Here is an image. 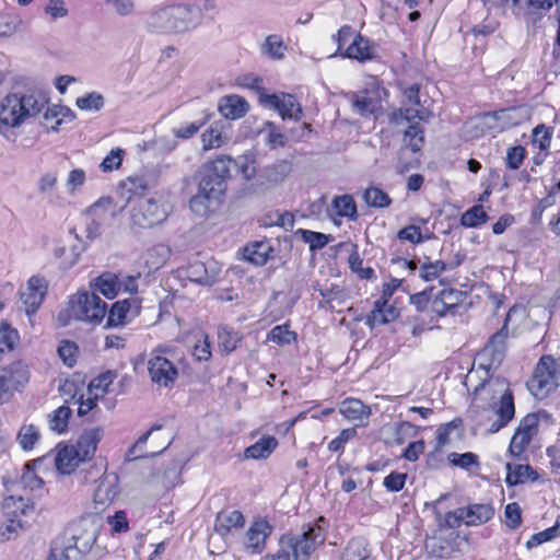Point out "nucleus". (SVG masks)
<instances>
[{
  "instance_id": "obj_1",
  "label": "nucleus",
  "mask_w": 560,
  "mask_h": 560,
  "mask_svg": "<svg viewBox=\"0 0 560 560\" xmlns=\"http://www.w3.org/2000/svg\"><path fill=\"white\" fill-rule=\"evenodd\" d=\"M485 371V378L475 386L472 394L475 396L485 394L492 400L491 410L495 419L489 424V432L497 433L505 428L515 417L514 394L510 382L503 376L490 374L492 368L480 366Z\"/></svg>"
},
{
  "instance_id": "obj_2",
  "label": "nucleus",
  "mask_w": 560,
  "mask_h": 560,
  "mask_svg": "<svg viewBox=\"0 0 560 560\" xmlns=\"http://www.w3.org/2000/svg\"><path fill=\"white\" fill-rule=\"evenodd\" d=\"M147 187L136 180L122 186V196L130 207V219L133 225L141 229H152L166 221L171 206L162 198L148 197Z\"/></svg>"
},
{
  "instance_id": "obj_3",
  "label": "nucleus",
  "mask_w": 560,
  "mask_h": 560,
  "mask_svg": "<svg viewBox=\"0 0 560 560\" xmlns=\"http://www.w3.org/2000/svg\"><path fill=\"white\" fill-rule=\"evenodd\" d=\"M102 438V429L93 428L84 430L75 444L59 442L54 448L57 471L61 475H70L81 463L92 460Z\"/></svg>"
},
{
  "instance_id": "obj_4",
  "label": "nucleus",
  "mask_w": 560,
  "mask_h": 560,
  "mask_svg": "<svg viewBox=\"0 0 560 560\" xmlns=\"http://www.w3.org/2000/svg\"><path fill=\"white\" fill-rule=\"evenodd\" d=\"M47 102V97L37 92L8 94L0 103V132L19 127L26 118L38 115Z\"/></svg>"
},
{
  "instance_id": "obj_5",
  "label": "nucleus",
  "mask_w": 560,
  "mask_h": 560,
  "mask_svg": "<svg viewBox=\"0 0 560 560\" xmlns=\"http://www.w3.org/2000/svg\"><path fill=\"white\" fill-rule=\"evenodd\" d=\"M2 511L5 522L0 525V536L3 540L15 538L21 530L30 527L36 517L33 500L21 495L5 497Z\"/></svg>"
},
{
  "instance_id": "obj_6",
  "label": "nucleus",
  "mask_w": 560,
  "mask_h": 560,
  "mask_svg": "<svg viewBox=\"0 0 560 560\" xmlns=\"http://www.w3.org/2000/svg\"><path fill=\"white\" fill-rule=\"evenodd\" d=\"M541 421L550 423L552 416L546 410H538L525 415L518 422L511 438L509 453L512 457L522 460L533 442L537 440Z\"/></svg>"
},
{
  "instance_id": "obj_7",
  "label": "nucleus",
  "mask_w": 560,
  "mask_h": 560,
  "mask_svg": "<svg viewBox=\"0 0 560 560\" xmlns=\"http://www.w3.org/2000/svg\"><path fill=\"white\" fill-rule=\"evenodd\" d=\"M399 89L402 96L401 106L389 113V124L393 126H400L416 119L420 121H428L432 117L433 113L421 103V84L412 83L407 86L400 85Z\"/></svg>"
},
{
  "instance_id": "obj_8",
  "label": "nucleus",
  "mask_w": 560,
  "mask_h": 560,
  "mask_svg": "<svg viewBox=\"0 0 560 560\" xmlns=\"http://www.w3.org/2000/svg\"><path fill=\"white\" fill-rule=\"evenodd\" d=\"M560 385V358L544 354L527 382L529 392L537 399H545Z\"/></svg>"
},
{
  "instance_id": "obj_9",
  "label": "nucleus",
  "mask_w": 560,
  "mask_h": 560,
  "mask_svg": "<svg viewBox=\"0 0 560 560\" xmlns=\"http://www.w3.org/2000/svg\"><path fill=\"white\" fill-rule=\"evenodd\" d=\"M194 8L186 4H175L161 8L151 14L150 25L167 33L187 31L194 22Z\"/></svg>"
},
{
  "instance_id": "obj_10",
  "label": "nucleus",
  "mask_w": 560,
  "mask_h": 560,
  "mask_svg": "<svg viewBox=\"0 0 560 560\" xmlns=\"http://www.w3.org/2000/svg\"><path fill=\"white\" fill-rule=\"evenodd\" d=\"M139 278L140 273L124 275L104 271L94 279L93 288L108 300H113L120 292L136 295L139 293Z\"/></svg>"
},
{
  "instance_id": "obj_11",
  "label": "nucleus",
  "mask_w": 560,
  "mask_h": 560,
  "mask_svg": "<svg viewBox=\"0 0 560 560\" xmlns=\"http://www.w3.org/2000/svg\"><path fill=\"white\" fill-rule=\"evenodd\" d=\"M68 313L70 317L96 325L105 318L107 304L95 293L82 292L70 300Z\"/></svg>"
},
{
  "instance_id": "obj_12",
  "label": "nucleus",
  "mask_w": 560,
  "mask_h": 560,
  "mask_svg": "<svg viewBox=\"0 0 560 560\" xmlns=\"http://www.w3.org/2000/svg\"><path fill=\"white\" fill-rule=\"evenodd\" d=\"M326 535L322 526L312 524L302 535L281 536V544H287L292 551L293 560H306L325 541Z\"/></svg>"
},
{
  "instance_id": "obj_13",
  "label": "nucleus",
  "mask_w": 560,
  "mask_h": 560,
  "mask_svg": "<svg viewBox=\"0 0 560 560\" xmlns=\"http://www.w3.org/2000/svg\"><path fill=\"white\" fill-rule=\"evenodd\" d=\"M165 347L155 348L148 360V372L150 380L159 387L171 388L178 378V369L166 357Z\"/></svg>"
},
{
  "instance_id": "obj_14",
  "label": "nucleus",
  "mask_w": 560,
  "mask_h": 560,
  "mask_svg": "<svg viewBox=\"0 0 560 560\" xmlns=\"http://www.w3.org/2000/svg\"><path fill=\"white\" fill-rule=\"evenodd\" d=\"M388 96V91L383 82L376 78L368 81L364 88L353 94V106L361 115H372L382 109L383 101Z\"/></svg>"
},
{
  "instance_id": "obj_15",
  "label": "nucleus",
  "mask_w": 560,
  "mask_h": 560,
  "mask_svg": "<svg viewBox=\"0 0 560 560\" xmlns=\"http://www.w3.org/2000/svg\"><path fill=\"white\" fill-rule=\"evenodd\" d=\"M509 320L510 316L506 315L503 326L490 336L485 347L480 350L479 357L483 360L480 366L498 368L502 363L508 347Z\"/></svg>"
},
{
  "instance_id": "obj_16",
  "label": "nucleus",
  "mask_w": 560,
  "mask_h": 560,
  "mask_svg": "<svg viewBox=\"0 0 560 560\" xmlns=\"http://www.w3.org/2000/svg\"><path fill=\"white\" fill-rule=\"evenodd\" d=\"M141 303L142 299L138 294L114 302L110 308L107 310L105 327L113 328L128 325L140 315Z\"/></svg>"
},
{
  "instance_id": "obj_17",
  "label": "nucleus",
  "mask_w": 560,
  "mask_h": 560,
  "mask_svg": "<svg viewBox=\"0 0 560 560\" xmlns=\"http://www.w3.org/2000/svg\"><path fill=\"white\" fill-rule=\"evenodd\" d=\"M467 299V293L454 289L447 288L441 290L431 302V311L438 317H445L447 315H455L458 313V308Z\"/></svg>"
},
{
  "instance_id": "obj_18",
  "label": "nucleus",
  "mask_w": 560,
  "mask_h": 560,
  "mask_svg": "<svg viewBox=\"0 0 560 560\" xmlns=\"http://www.w3.org/2000/svg\"><path fill=\"white\" fill-rule=\"evenodd\" d=\"M272 533V526L265 517H256L246 530V549L253 555H260L267 545V539Z\"/></svg>"
},
{
  "instance_id": "obj_19",
  "label": "nucleus",
  "mask_w": 560,
  "mask_h": 560,
  "mask_svg": "<svg viewBox=\"0 0 560 560\" xmlns=\"http://www.w3.org/2000/svg\"><path fill=\"white\" fill-rule=\"evenodd\" d=\"M553 128L539 124L533 128L530 133V145L533 149V163L541 165L550 154Z\"/></svg>"
},
{
  "instance_id": "obj_20",
  "label": "nucleus",
  "mask_w": 560,
  "mask_h": 560,
  "mask_svg": "<svg viewBox=\"0 0 560 560\" xmlns=\"http://www.w3.org/2000/svg\"><path fill=\"white\" fill-rule=\"evenodd\" d=\"M47 293V283L44 278L33 276L27 281L25 291L21 293V300L28 316L34 315L40 307Z\"/></svg>"
},
{
  "instance_id": "obj_21",
  "label": "nucleus",
  "mask_w": 560,
  "mask_h": 560,
  "mask_svg": "<svg viewBox=\"0 0 560 560\" xmlns=\"http://www.w3.org/2000/svg\"><path fill=\"white\" fill-rule=\"evenodd\" d=\"M327 213L336 225L341 224L342 219L357 221L359 219L358 206L352 195L345 194L335 196Z\"/></svg>"
},
{
  "instance_id": "obj_22",
  "label": "nucleus",
  "mask_w": 560,
  "mask_h": 560,
  "mask_svg": "<svg viewBox=\"0 0 560 560\" xmlns=\"http://www.w3.org/2000/svg\"><path fill=\"white\" fill-rule=\"evenodd\" d=\"M245 522V516L241 511L223 509L215 515L213 529L225 539L234 532L243 529Z\"/></svg>"
},
{
  "instance_id": "obj_23",
  "label": "nucleus",
  "mask_w": 560,
  "mask_h": 560,
  "mask_svg": "<svg viewBox=\"0 0 560 560\" xmlns=\"http://www.w3.org/2000/svg\"><path fill=\"white\" fill-rule=\"evenodd\" d=\"M218 110L225 119L237 120L248 113L249 104L238 94H229L219 100Z\"/></svg>"
},
{
  "instance_id": "obj_24",
  "label": "nucleus",
  "mask_w": 560,
  "mask_h": 560,
  "mask_svg": "<svg viewBox=\"0 0 560 560\" xmlns=\"http://www.w3.org/2000/svg\"><path fill=\"white\" fill-rule=\"evenodd\" d=\"M264 102L276 108L283 119L294 118L300 120L302 117V107L292 94H283L282 96L268 94Z\"/></svg>"
},
{
  "instance_id": "obj_25",
  "label": "nucleus",
  "mask_w": 560,
  "mask_h": 560,
  "mask_svg": "<svg viewBox=\"0 0 560 560\" xmlns=\"http://www.w3.org/2000/svg\"><path fill=\"white\" fill-rule=\"evenodd\" d=\"M119 494V486L116 480L102 479L93 494L94 510L97 513L104 512Z\"/></svg>"
},
{
  "instance_id": "obj_26",
  "label": "nucleus",
  "mask_w": 560,
  "mask_h": 560,
  "mask_svg": "<svg viewBox=\"0 0 560 560\" xmlns=\"http://www.w3.org/2000/svg\"><path fill=\"white\" fill-rule=\"evenodd\" d=\"M445 498H446V495H441L438 500H435L431 504L434 510V513L436 515L438 528H439L440 533L443 532L444 529L455 530V529L459 528L463 523L466 524V517H465L463 508H459L455 511H450L444 516L442 515V513L439 511L438 506L442 502V500ZM451 536H453V538H457L458 534L455 532H452Z\"/></svg>"
},
{
  "instance_id": "obj_27",
  "label": "nucleus",
  "mask_w": 560,
  "mask_h": 560,
  "mask_svg": "<svg viewBox=\"0 0 560 560\" xmlns=\"http://www.w3.org/2000/svg\"><path fill=\"white\" fill-rule=\"evenodd\" d=\"M225 190V182L203 170V175L199 183L200 195L191 198L190 206L194 207V203L199 199L200 196L207 200H219L220 197L224 195Z\"/></svg>"
},
{
  "instance_id": "obj_28",
  "label": "nucleus",
  "mask_w": 560,
  "mask_h": 560,
  "mask_svg": "<svg viewBox=\"0 0 560 560\" xmlns=\"http://www.w3.org/2000/svg\"><path fill=\"white\" fill-rule=\"evenodd\" d=\"M314 291H317L322 298L318 301V308L332 311L334 303L341 305L347 299L346 290L336 283H317L314 285Z\"/></svg>"
},
{
  "instance_id": "obj_29",
  "label": "nucleus",
  "mask_w": 560,
  "mask_h": 560,
  "mask_svg": "<svg viewBox=\"0 0 560 560\" xmlns=\"http://www.w3.org/2000/svg\"><path fill=\"white\" fill-rule=\"evenodd\" d=\"M512 108L485 112L479 115L483 126L489 132H502L516 124L512 121L509 113Z\"/></svg>"
},
{
  "instance_id": "obj_30",
  "label": "nucleus",
  "mask_w": 560,
  "mask_h": 560,
  "mask_svg": "<svg viewBox=\"0 0 560 560\" xmlns=\"http://www.w3.org/2000/svg\"><path fill=\"white\" fill-rule=\"evenodd\" d=\"M10 386L21 392L30 381V368L22 360H15L2 369L1 373Z\"/></svg>"
},
{
  "instance_id": "obj_31",
  "label": "nucleus",
  "mask_w": 560,
  "mask_h": 560,
  "mask_svg": "<svg viewBox=\"0 0 560 560\" xmlns=\"http://www.w3.org/2000/svg\"><path fill=\"white\" fill-rule=\"evenodd\" d=\"M339 412L348 421H363L371 416V408L359 398L347 397L340 402Z\"/></svg>"
},
{
  "instance_id": "obj_32",
  "label": "nucleus",
  "mask_w": 560,
  "mask_h": 560,
  "mask_svg": "<svg viewBox=\"0 0 560 560\" xmlns=\"http://www.w3.org/2000/svg\"><path fill=\"white\" fill-rule=\"evenodd\" d=\"M400 315V311L393 304L386 303L381 305L375 301L372 311L366 316V325L370 327L381 326L396 320Z\"/></svg>"
},
{
  "instance_id": "obj_33",
  "label": "nucleus",
  "mask_w": 560,
  "mask_h": 560,
  "mask_svg": "<svg viewBox=\"0 0 560 560\" xmlns=\"http://www.w3.org/2000/svg\"><path fill=\"white\" fill-rule=\"evenodd\" d=\"M340 560H376L372 556V548L362 537L351 538L343 548Z\"/></svg>"
},
{
  "instance_id": "obj_34",
  "label": "nucleus",
  "mask_w": 560,
  "mask_h": 560,
  "mask_svg": "<svg viewBox=\"0 0 560 560\" xmlns=\"http://www.w3.org/2000/svg\"><path fill=\"white\" fill-rule=\"evenodd\" d=\"M81 551L70 539H56L50 545L47 560H79Z\"/></svg>"
},
{
  "instance_id": "obj_35",
  "label": "nucleus",
  "mask_w": 560,
  "mask_h": 560,
  "mask_svg": "<svg viewBox=\"0 0 560 560\" xmlns=\"http://www.w3.org/2000/svg\"><path fill=\"white\" fill-rule=\"evenodd\" d=\"M272 252L268 241H256L244 247V258L256 266H264Z\"/></svg>"
},
{
  "instance_id": "obj_36",
  "label": "nucleus",
  "mask_w": 560,
  "mask_h": 560,
  "mask_svg": "<svg viewBox=\"0 0 560 560\" xmlns=\"http://www.w3.org/2000/svg\"><path fill=\"white\" fill-rule=\"evenodd\" d=\"M506 470L508 474L505 482L508 486H516L527 481H536L539 477L537 471L528 464L512 465L508 463Z\"/></svg>"
},
{
  "instance_id": "obj_37",
  "label": "nucleus",
  "mask_w": 560,
  "mask_h": 560,
  "mask_svg": "<svg viewBox=\"0 0 560 560\" xmlns=\"http://www.w3.org/2000/svg\"><path fill=\"white\" fill-rule=\"evenodd\" d=\"M463 509L467 526L485 524L494 516V509L488 503L469 504L467 508Z\"/></svg>"
},
{
  "instance_id": "obj_38",
  "label": "nucleus",
  "mask_w": 560,
  "mask_h": 560,
  "mask_svg": "<svg viewBox=\"0 0 560 560\" xmlns=\"http://www.w3.org/2000/svg\"><path fill=\"white\" fill-rule=\"evenodd\" d=\"M342 56L359 61L369 60L373 57V45L368 38L358 34L345 48Z\"/></svg>"
},
{
  "instance_id": "obj_39",
  "label": "nucleus",
  "mask_w": 560,
  "mask_h": 560,
  "mask_svg": "<svg viewBox=\"0 0 560 560\" xmlns=\"http://www.w3.org/2000/svg\"><path fill=\"white\" fill-rule=\"evenodd\" d=\"M278 447V440L272 435H262L257 442L245 448L244 455L252 459H266Z\"/></svg>"
},
{
  "instance_id": "obj_40",
  "label": "nucleus",
  "mask_w": 560,
  "mask_h": 560,
  "mask_svg": "<svg viewBox=\"0 0 560 560\" xmlns=\"http://www.w3.org/2000/svg\"><path fill=\"white\" fill-rule=\"evenodd\" d=\"M218 346L220 350L226 354H230L242 341V335L233 327L228 325H220L217 330Z\"/></svg>"
},
{
  "instance_id": "obj_41",
  "label": "nucleus",
  "mask_w": 560,
  "mask_h": 560,
  "mask_svg": "<svg viewBox=\"0 0 560 560\" xmlns=\"http://www.w3.org/2000/svg\"><path fill=\"white\" fill-rule=\"evenodd\" d=\"M422 121H411L404 131V143L412 152H419L424 144V127Z\"/></svg>"
},
{
  "instance_id": "obj_42",
  "label": "nucleus",
  "mask_w": 560,
  "mask_h": 560,
  "mask_svg": "<svg viewBox=\"0 0 560 560\" xmlns=\"http://www.w3.org/2000/svg\"><path fill=\"white\" fill-rule=\"evenodd\" d=\"M559 0H527V11L524 14L527 23L541 20Z\"/></svg>"
},
{
  "instance_id": "obj_43",
  "label": "nucleus",
  "mask_w": 560,
  "mask_h": 560,
  "mask_svg": "<svg viewBox=\"0 0 560 560\" xmlns=\"http://www.w3.org/2000/svg\"><path fill=\"white\" fill-rule=\"evenodd\" d=\"M20 342L18 329L9 323L0 322V354L13 351Z\"/></svg>"
},
{
  "instance_id": "obj_44",
  "label": "nucleus",
  "mask_w": 560,
  "mask_h": 560,
  "mask_svg": "<svg viewBox=\"0 0 560 560\" xmlns=\"http://www.w3.org/2000/svg\"><path fill=\"white\" fill-rule=\"evenodd\" d=\"M72 416V410L68 406H60L55 409L48 419L49 429L57 434L66 433L69 427V420Z\"/></svg>"
},
{
  "instance_id": "obj_45",
  "label": "nucleus",
  "mask_w": 560,
  "mask_h": 560,
  "mask_svg": "<svg viewBox=\"0 0 560 560\" xmlns=\"http://www.w3.org/2000/svg\"><path fill=\"white\" fill-rule=\"evenodd\" d=\"M489 220L488 212L482 205H475L467 209L459 219V223L464 228H478Z\"/></svg>"
},
{
  "instance_id": "obj_46",
  "label": "nucleus",
  "mask_w": 560,
  "mask_h": 560,
  "mask_svg": "<svg viewBox=\"0 0 560 560\" xmlns=\"http://www.w3.org/2000/svg\"><path fill=\"white\" fill-rule=\"evenodd\" d=\"M363 200L369 207L376 209L388 208L393 202L389 195L376 186H369L365 188L363 192Z\"/></svg>"
},
{
  "instance_id": "obj_47",
  "label": "nucleus",
  "mask_w": 560,
  "mask_h": 560,
  "mask_svg": "<svg viewBox=\"0 0 560 560\" xmlns=\"http://www.w3.org/2000/svg\"><path fill=\"white\" fill-rule=\"evenodd\" d=\"M233 160L230 156L220 155L205 164L203 170L221 178L223 182L231 177Z\"/></svg>"
},
{
  "instance_id": "obj_48",
  "label": "nucleus",
  "mask_w": 560,
  "mask_h": 560,
  "mask_svg": "<svg viewBox=\"0 0 560 560\" xmlns=\"http://www.w3.org/2000/svg\"><path fill=\"white\" fill-rule=\"evenodd\" d=\"M40 439L39 430L34 424H23L16 435V441L25 452L34 450Z\"/></svg>"
},
{
  "instance_id": "obj_49",
  "label": "nucleus",
  "mask_w": 560,
  "mask_h": 560,
  "mask_svg": "<svg viewBox=\"0 0 560 560\" xmlns=\"http://www.w3.org/2000/svg\"><path fill=\"white\" fill-rule=\"evenodd\" d=\"M44 118L47 127L57 131L66 119L71 120L73 118V114L68 107L54 105L47 107Z\"/></svg>"
},
{
  "instance_id": "obj_50",
  "label": "nucleus",
  "mask_w": 560,
  "mask_h": 560,
  "mask_svg": "<svg viewBox=\"0 0 560 560\" xmlns=\"http://www.w3.org/2000/svg\"><path fill=\"white\" fill-rule=\"evenodd\" d=\"M269 341L278 346H288L296 342L298 334L290 329L288 323L275 326L267 335Z\"/></svg>"
},
{
  "instance_id": "obj_51",
  "label": "nucleus",
  "mask_w": 560,
  "mask_h": 560,
  "mask_svg": "<svg viewBox=\"0 0 560 560\" xmlns=\"http://www.w3.org/2000/svg\"><path fill=\"white\" fill-rule=\"evenodd\" d=\"M447 462L452 467H458L464 470H470L471 468L478 469L480 466L479 456L472 452H452L447 455Z\"/></svg>"
},
{
  "instance_id": "obj_52",
  "label": "nucleus",
  "mask_w": 560,
  "mask_h": 560,
  "mask_svg": "<svg viewBox=\"0 0 560 560\" xmlns=\"http://www.w3.org/2000/svg\"><path fill=\"white\" fill-rule=\"evenodd\" d=\"M235 84L238 88L254 91L255 93H257L259 95V100L261 102H264L266 96L268 95V94H266V90L264 88L262 78H260L256 74H253V73L240 74L235 79Z\"/></svg>"
},
{
  "instance_id": "obj_53",
  "label": "nucleus",
  "mask_w": 560,
  "mask_h": 560,
  "mask_svg": "<svg viewBox=\"0 0 560 560\" xmlns=\"http://www.w3.org/2000/svg\"><path fill=\"white\" fill-rule=\"evenodd\" d=\"M72 398L74 399V402L78 404V415L85 416L97 407L98 400L102 397H98V395L95 393L90 392L86 387L85 392L75 390L72 395Z\"/></svg>"
},
{
  "instance_id": "obj_54",
  "label": "nucleus",
  "mask_w": 560,
  "mask_h": 560,
  "mask_svg": "<svg viewBox=\"0 0 560 560\" xmlns=\"http://www.w3.org/2000/svg\"><path fill=\"white\" fill-rule=\"evenodd\" d=\"M348 265L350 270L355 273L360 280H374L376 279L375 270L372 267H363V259L358 250L350 253L348 257Z\"/></svg>"
},
{
  "instance_id": "obj_55",
  "label": "nucleus",
  "mask_w": 560,
  "mask_h": 560,
  "mask_svg": "<svg viewBox=\"0 0 560 560\" xmlns=\"http://www.w3.org/2000/svg\"><path fill=\"white\" fill-rule=\"evenodd\" d=\"M58 355L65 365L73 368L80 355V349L77 342L68 339H63L59 342L57 349Z\"/></svg>"
},
{
  "instance_id": "obj_56",
  "label": "nucleus",
  "mask_w": 560,
  "mask_h": 560,
  "mask_svg": "<svg viewBox=\"0 0 560 560\" xmlns=\"http://www.w3.org/2000/svg\"><path fill=\"white\" fill-rule=\"evenodd\" d=\"M397 238L401 242H408L413 246L419 245L430 238L429 235L423 234L419 224H409L401 228L397 234Z\"/></svg>"
},
{
  "instance_id": "obj_57",
  "label": "nucleus",
  "mask_w": 560,
  "mask_h": 560,
  "mask_svg": "<svg viewBox=\"0 0 560 560\" xmlns=\"http://www.w3.org/2000/svg\"><path fill=\"white\" fill-rule=\"evenodd\" d=\"M560 529V514L557 516L555 524L539 533H536L529 537L526 541V547L532 549L544 542L550 541L559 536Z\"/></svg>"
},
{
  "instance_id": "obj_58",
  "label": "nucleus",
  "mask_w": 560,
  "mask_h": 560,
  "mask_svg": "<svg viewBox=\"0 0 560 560\" xmlns=\"http://www.w3.org/2000/svg\"><path fill=\"white\" fill-rule=\"evenodd\" d=\"M296 235H300L301 240L307 243L313 252L324 248L330 241V235L305 229H299Z\"/></svg>"
},
{
  "instance_id": "obj_59",
  "label": "nucleus",
  "mask_w": 560,
  "mask_h": 560,
  "mask_svg": "<svg viewBox=\"0 0 560 560\" xmlns=\"http://www.w3.org/2000/svg\"><path fill=\"white\" fill-rule=\"evenodd\" d=\"M357 435L358 432L355 428L342 429L339 434L328 443L327 448L331 453H337L340 457L345 453L346 445L357 438Z\"/></svg>"
},
{
  "instance_id": "obj_60",
  "label": "nucleus",
  "mask_w": 560,
  "mask_h": 560,
  "mask_svg": "<svg viewBox=\"0 0 560 560\" xmlns=\"http://www.w3.org/2000/svg\"><path fill=\"white\" fill-rule=\"evenodd\" d=\"M115 378V372L106 371L94 377L88 385V388L90 392H93L98 395V397L103 398Z\"/></svg>"
},
{
  "instance_id": "obj_61",
  "label": "nucleus",
  "mask_w": 560,
  "mask_h": 560,
  "mask_svg": "<svg viewBox=\"0 0 560 560\" xmlns=\"http://www.w3.org/2000/svg\"><path fill=\"white\" fill-rule=\"evenodd\" d=\"M462 423L460 419H454L450 422L441 424L436 430V438H435V445L434 451L435 452H442L443 448L450 444L451 442V432L458 428Z\"/></svg>"
},
{
  "instance_id": "obj_62",
  "label": "nucleus",
  "mask_w": 560,
  "mask_h": 560,
  "mask_svg": "<svg viewBox=\"0 0 560 560\" xmlns=\"http://www.w3.org/2000/svg\"><path fill=\"white\" fill-rule=\"evenodd\" d=\"M446 267L443 260L423 262L419 268V277L425 282L434 281L446 270Z\"/></svg>"
},
{
  "instance_id": "obj_63",
  "label": "nucleus",
  "mask_w": 560,
  "mask_h": 560,
  "mask_svg": "<svg viewBox=\"0 0 560 560\" xmlns=\"http://www.w3.org/2000/svg\"><path fill=\"white\" fill-rule=\"evenodd\" d=\"M526 156L527 151L521 144L508 148L504 159L505 167L510 171L518 170L523 165Z\"/></svg>"
},
{
  "instance_id": "obj_64",
  "label": "nucleus",
  "mask_w": 560,
  "mask_h": 560,
  "mask_svg": "<svg viewBox=\"0 0 560 560\" xmlns=\"http://www.w3.org/2000/svg\"><path fill=\"white\" fill-rule=\"evenodd\" d=\"M125 158V151L120 148L112 149L100 163V170L103 173H110L121 167Z\"/></svg>"
}]
</instances>
